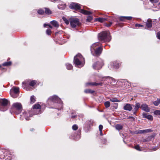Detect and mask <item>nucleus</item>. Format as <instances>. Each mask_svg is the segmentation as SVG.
Instances as JSON below:
<instances>
[{
    "mask_svg": "<svg viewBox=\"0 0 160 160\" xmlns=\"http://www.w3.org/2000/svg\"><path fill=\"white\" fill-rule=\"evenodd\" d=\"M102 50V45L99 42L93 43L91 47L92 54L95 56H98L101 53Z\"/></svg>",
    "mask_w": 160,
    "mask_h": 160,
    "instance_id": "nucleus-1",
    "label": "nucleus"
},
{
    "mask_svg": "<svg viewBox=\"0 0 160 160\" xmlns=\"http://www.w3.org/2000/svg\"><path fill=\"white\" fill-rule=\"evenodd\" d=\"M48 104H52V102H55L58 103V107H57L56 108L58 110H61L62 108V103L60 98L56 96H53L50 97L47 101Z\"/></svg>",
    "mask_w": 160,
    "mask_h": 160,
    "instance_id": "nucleus-2",
    "label": "nucleus"
},
{
    "mask_svg": "<svg viewBox=\"0 0 160 160\" xmlns=\"http://www.w3.org/2000/svg\"><path fill=\"white\" fill-rule=\"evenodd\" d=\"M99 39L103 42H109L111 39L108 31H103L98 34Z\"/></svg>",
    "mask_w": 160,
    "mask_h": 160,
    "instance_id": "nucleus-3",
    "label": "nucleus"
},
{
    "mask_svg": "<svg viewBox=\"0 0 160 160\" xmlns=\"http://www.w3.org/2000/svg\"><path fill=\"white\" fill-rule=\"evenodd\" d=\"M80 5L78 3H72L69 6V7L72 9L75 10H79V12L85 15H89L90 14V12L87 11L84 9H80Z\"/></svg>",
    "mask_w": 160,
    "mask_h": 160,
    "instance_id": "nucleus-4",
    "label": "nucleus"
},
{
    "mask_svg": "<svg viewBox=\"0 0 160 160\" xmlns=\"http://www.w3.org/2000/svg\"><path fill=\"white\" fill-rule=\"evenodd\" d=\"M22 106L20 103L16 102L13 104L12 107L11 108V112L16 114H19L21 112Z\"/></svg>",
    "mask_w": 160,
    "mask_h": 160,
    "instance_id": "nucleus-5",
    "label": "nucleus"
},
{
    "mask_svg": "<svg viewBox=\"0 0 160 160\" xmlns=\"http://www.w3.org/2000/svg\"><path fill=\"white\" fill-rule=\"evenodd\" d=\"M9 101L5 99H0V110L4 111L8 109Z\"/></svg>",
    "mask_w": 160,
    "mask_h": 160,
    "instance_id": "nucleus-6",
    "label": "nucleus"
},
{
    "mask_svg": "<svg viewBox=\"0 0 160 160\" xmlns=\"http://www.w3.org/2000/svg\"><path fill=\"white\" fill-rule=\"evenodd\" d=\"M103 65V61L100 60L95 62L92 65V67L94 69L98 70L100 69Z\"/></svg>",
    "mask_w": 160,
    "mask_h": 160,
    "instance_id": "nucleus-7",
    "label": "nucleus"
},
{
    "mask_svg": "<svg viewBox=\"0 0 160 160\" xmlns=\"http://www.w3.org/2000/svg\"><path fill=\"white\" fill-rule=\"evenodd\" d=\"M70 23L72 28H74L77 26H78L80 24L79 19L76 18H71L70 20Z\"/></svg>",
    "mask_w": 160,
    "mask_h": 160,
    "instance_id": "nucleus-8",
    "label": "nucleus"
},
{
    "mask_svg": "<svg viewBox=\"0 0 160 160\" xmlns=\"http://www.w3.org/2000/svg\"><path fill=\"white\" fill-rule=\"evenodd\" d=\"M84 61H80L77 58H74L73 62L75 67H81L84 65Z\"/></svg>",
    "mask_w": 160,
    "mask_h": 160,
    "instance_id": "nucleus-9",
    "label": "nucleus"
},
{
    "mask_svg": "<svg viewBox=\"0 0 160 160\" xmlns=\"http://www.w3.org/2000/svg\"><path fill=\"white\" fill-rule=\"evenodd\" d=\"M19 88L18 87H13L12 90V91L10 93L11 96L14 98L17 97V94L19 92Z\"/></svg>",
    "mask_w": 160,
    "mask_h": 160,
    "instance_id": "nucleus-10",
    "label": "nucleus"
},
{
    "mask_svg": "<svg viewBox=\"0 0 160 160\" xmlns=\"http://www.w3.org/2000/svg\"><path fill=\"white\" fill-rule=\"evenodd\" d=\"M104 78H105V79L107 80V81H108V82H109V81L111 84H112V85L115 84L116 82V81L115 79L111 77H103L102 79Z\"/></svg>",
    "mask_w": 160,
    "mask_h": 160,
    "instance_id": "nucleus-11",
    "label": "nucleus"
},
{
    "mask_svg": "<svg viewBox=\"0 0 160 160\" xmlns=\"http://www.w3.org/2000/svg\"><path fill=\"white\" fill-rule=\"evenodd\" d=\"M31 112H30L24 111L23 112L22 116L24 117L27 120H29L30 119V117H31Z\"/></svg>",
    "mask_w": 160,
    "mask_h": 160,
    "instance_id": "nucleus-12",
    "label": "nucleus"
},
{
    "mask_svg": "<svg viewBox=\"0 0 160 160\" xmlns=\"http://www.w3.org/2000/svg\"><path fill=\"white\" fill-rule=\"evenodd\" d=\"M41 107L40 105L38 104H36L33 106V109H36L34 110V112H36V111H38V112L35 113L36 114H39L41 113L40 110Z\"/></svg>",
    "mask_w": 160,
    "mask_h": 160,
    "instance_id": "nucleus-13",
    "label": "nucleus"
},
{
    "mask_svg": "<svg viewBox=\"0 0 160 160\" xmlns=\"http://www.w3.org/2000/svg\"><path fill=\"white\" fill-rule=\"evenodd\" d=\"M123 108L125 110L131 111L132 109V107L130 104L126 103L124 104Z\"/></svg>",
    "mask_w": 160,
    "mask_h": 160,
    "instance_id": "nucleus-14",
    "label": "nucleus"
},
{
    "mask_svg": "<svg viewBox=\"0 0 160 160\" xmlns=\"http://www.w3.org/2000/svg\"><path fill=\"white\" fill-rule=\"evenodd\" d=\"M141 108L142 109L145 111L146 112H149V109L148 108V106L146 104H143L142 105Z\"/></svg>",
    "mask_w": 160,
    "mask_h": 160,
    "instance_id": "nucleus-15",
    "label": "nucleus"
},
{
    "mask_svg": "<svg viewBox=\"0 0 160 160\" xmlns=\"http://www.w3.org/2000/svg\"><path fill=\"white\" fill-rule=\"evenodd\" d=\"M152 21L150 19H148L146 22V26L147 28H150L152 27Z\"/></svg>",
    "mask_w": 160,
    "mask_h": 160,
    "instance_id": "nucleus-16",
    "label": "nucleus"
},
{
    "mask_svg": "<svg viewBox=\"0 0 160 160\" xmlns=\"http://www.w3.org/2000/svg\"><path fill=\"white\" fill-rule=\"evenodd\" d=\"M132 18V17L122 16L120 17V20L122 21H125V20H130Z\"/></svg>",
    "mask_w": 160,
    "mask_h": 160,
    "instance_id": "nucleus-17",
    "label": "nucleus"
},
{
    "mask_svg": "<svg viewBox=\"0 0 160 160\" xmlns=\"http://www.w3.org/2000/svg\"><path fill=\"white\" fill-rule=\"evenodd\" d=\"M152 130L150 129H147L145 130H142L139 131L138 132V133H145L148 132H151Z\"/></svg>",
    "mask_w": 160,
    "mask_h": 160,
    "instance_id": "nucleus-18",
    "label": "nucleus"
},
{
    "mask_svg": "<svg viewBox=\"0 0 160 160\" xmlns=\"http://www.w3.org/2000/svg\"><path fill=\"white\" fill-rule=\"evenodd\" d=\"M75 58H77L80 61H84V58L82 56L80 53H78L74 57Z\"/></svg>",
    "mask_w": 160,
    "mask_h": 160,
    "instance_id": "nucleus-19",
    "label": "nucleus"
},
{
    "mask_svg": "<svg viewBox=\"0 0 160 160\" xmlns=\"http://www.w3.org/2000/svg\"><path fill=\"white\" fill-rule=\"evenodd\" d=\"M143 117L149 120H152L153 119V117L151 115H148L147 113L143 114Z\"/></svg>",
    "mask_w": 160,
    "mask_h": 160,
    "instance_id": "nucleus-20",
    "label": "nucleus"
},
{
    "mask_svg": "<svg viewBox=\"0 0 160 160\" xmlns=\"http://www.w3.org/2000/svg\"><path fill=\"white\" fill-rule=\"evenodd\" d=\"M50 23L54 27L56 28H58L59 27V24L56 21L53 20L50 22Z\"/></svg>",
    "mask_w": 160,
    "mask_h": 160,
    "instance_id": "nucleus-21",
    "label": "nucleus"
},
{
    "mask_svg": "<svg viewBox=\"0 0 160 160\" xmlns=\"http://www.w3.org/2000/svg\"><path fill=\"white\" fill-rule=\"evenodd\" d=\"M95 20L96 21L99 22H103L106 20L107 19L105 18H95Z\"/></svg>",
    "mask_w": 160,
    "mask_h": 160,
    "instance_id": "nucleus-22",
    "label": "nucleus"
},
{
    "mask_svg": "<svg viewBox=\"0 0 160 160\" xmlns=\"http://www.w3.org/2000/svg\"><path fill=\"white\" fill-rule=\"evenodd\" d=\"M140 107L141 108L140 103L138 102L136 104L135 106V108H134V110L135 111L134 113V114H135L136 112L137 111L138 109Z\"/></svg>",
    "mask_w": 160,
    "mask_h": 160,
    "instance_id": "nucleus-23",
    "label": "nucleus"
},
{
    "mask_svg": "<svg viewBox=\"0 0 160 160\" xmlns=\"http://www.w3.org/2000/svg\"><path fill=\"white\" fill-rule=\"evenodd\" d=\"M115 127L116 129L118 130H122L123 128V126L122 125L119 124L116 125Z\"/></svg>",
    "mask_w": 160,
    "mask_h": 160,
    "instance_id": "nucleus-24",
    "label": "nucleus"
},
{
    "mask_svg": "<svg viewBox=\"0 0 160 160\" xmlns=\"http://www.w3.org/2000/svg\"><path fill=\"white\" fill-rule=\"evenodd\" d=\"M66 66L68 70H71L72 69L73 66L71 64L69 63H67L66 64Z\"/></svg>",
    "mask_w": 160,
    "mask_h": 160,
    "instance_id": "nucleus-25",
    "label": "nucleus"
},
{
    "mask_svg": "<svg viewBox=\"0 0 160 160\" xmlns=\"http://www.w3.org/2000/svg\"><path fill=\"white\" fill-rule=\"evenodd\" d=\"M27 85H28V83H25L24 82H23L22 83V86L24 89H26L28 90H31L30 89L28 88L27 87Z\"/></svg>",
    "mask_w": 160,
    "mask_h": 160,
    "instance_id": "nucleus-26",
    "label": "nucleus"
},
{
    "mask_svg": "<svg viewBox=\"0 0 160 160\" xmlns=\"http://www.w3.org/2000/svg\"><path fill=\"white\" fill-rule=\"evenodd\" d=\"M102 83H96L95 82H91V85H93V86H102Z\"/></svg>",
    "mask_w": 160,
    "mask_h": 160,
    "instance_id": "nucleus-27",
    "label": "nucleus"
},
{
    "mask_svg": "<svg viewBox=\"0 0 160 160\" xmlns=\"http://www.w3.org/2000/svg\"><path fill=\"white\" fill-rule=\"evenodd\" d=\"M44 8L43 9H40L38 11V13L40 15H43L44 13Z\"/></svg>",
    "mask_w": 160,
    "mask_h": 160,
    "instance_id": "nucleus-28",
    "label": "nucleus"
},
{
    "mask_svg": "<svg viewBox=\"0 0 160 160\" xmlns=\"http://www.w3.org/2000/svg\"><path fill=\"white\" fill-rule=\"evenodd\" d=\"M110 100L112 102H120V101L118 100L117 98H110Z\"/></svg>",
    "mask_w": 160,
    "mask_h": 160,
    "instance_id": "nucleus-29",
    "label": "nucleus"
},
{
    "mask_svg": "<svg viewBox=\"0 0 160 160\" xmlns=\"http://www.w3.org/2000/svg\"><path fill=\"white\" fill-rule=\"evenodd\" d=\"M44 9L45 10L44 13H45L48 14H51V11L49 9L47 8H44Z\"/></svg>",
    "mask_w": 160,
    "mask_h": 160,
    "instance_id": "nucleus-30",
    "label": "nucleus"
},
{
    "mask_svg": "<svg viewBox=\"0 0 160 160\" xmlns=\"http://www.w3.org/2000/svg\"><path fill=\"white\" fill-rule=\"evenodd\" d=\"M36 83V81L35 80H32L29 82V85L30 86L33 87Z\"/></svg>",
    "mask_w": 160,
    "mask_h": 160,
    "instance_id": "nucleus-31",
    "label": "nucleus"
},
{
    "mask_svg": "<svg viewBox=\"0 0 160 160\" xmlns=\"http://www.w3.org/2000/svg\"><path fill=\"white\" fill-rule=\"evenodd\" d=\"M104 105L106 108H108L110 106V102L109 101L105 102L104 103Z\"/></svg>",
    "mask_w": 160,
    "mask_h": 160,
    "instance_id": "nucleus-32",
    "label": "nucleus"
},
{
    "mask_svg": "<svg viewBox=\"0 0 160 160\" xmlns=\"http://www.w3.org/2000/svg\"><path fill=\"white\" fill-rule=\"evenodd\" d=\"M152 138V136L149 137L147 138L144 139L142 140V141L143 142H149L150 140V139Z\"/></svg>",
    "mask_w": 160,
    "mask_h": 160,
    "instance_id": "nucleus-33",
    "label": "nucleus"
},
{
    "mask_svg": "<svg viewBox=\"0 0 160 160\" xmlns=\"http://www.w3.org/2000/svg\"><path fill=\"white\" fill-rule=\"evenodd\" d=\"M160 103V100L159 99H158L157 100L154 101L153 102L154 104L156 106H158Z\"/></svg>",
    "mask_w": 160,
    "mask_h": 160,
    "instance_id": "nucleus-34",
    "label": "nucleus"
},
{
    "mask_svg": "<svg viewBox=\"0 0 160 160\" xmlns=\"http://www.w3.org/2000/svg\"><path fill=\"white\" fill-rule=\"evenodd\" d=\"M35 97L34 96H31L30 98L31 103H33L35 101Z\"/></svg>",
    "mask_w": 160,
    "mask_h": 160,
    "instance_id": "nucleus-35",
    "label": "nucleus"
},
{
    "mask_svg": "<svg viewBox=\"0 0 160 160\" xmlns=\"http://www.w3.org/2000/svg\"><path fill=\"white\" fill-rule=\"evenodd\" d=\"M11 62H6L3 63L2 65L4 66H8L11 65Z\"/></svg>",
    "mask_w": 160,
    "mask_h": 160,
    "instance_id": "nucleus-36",
    "label": "nucleus"
},
{
    "mask_svg": "<svg viewBox=\"0 0 160 160\" xmlns=\"http://www.w3.org/2000/svg\"><path fill=\"white\" fill-rule=\"evenodd\" d=\"M134 148L135 149H136L137 150H138V151H141V147L138 145H136L135 146Z\"/></svg>",
    "mask_w": 160,
    "mask_h": 160,
    "instance_id": "nucleus-37",
    "label": "nucleus"
},
{
    "mask_svg": "<svg viewBox=\"0 0 160 160\" xmlns=\"http://www.w3.org/2000/svg\"><path fill=\"white\" fill-rule=\"evenodd\" d=\"M154 113L156 115H160V110H156L154 112Z\"/></svg>",
    "mask_w": 160,
    "mask_h": 160,
    "instance_id": "nucleus-38",
    "label": "nucleus"
},
{
    "mask_svg": "<svg viewBox=\"0 0 160 160\" xmlns=\"http://www.w3.org/2000/svg\"><path fill=\"white\" fill-rule=\"evenodd\" d=\"M62 19L64 21V22L66 23V24H69V21L68 19H67L63 17Z\"/></svg>",
    "mask_w": 160,
    "mask_h": 160,
    "instance_id": "nucleus-39",
    "label": "nucleus"
},
{
    "mask_svg": "<svg viewBox=\"0 0 160 160\" xmlns=\"http://www.w3.org/2000/svg\"><path fill=\"white\" fill-rule=\"evenodd\" d=\"M78 126L76 124L73 125L72 126V129L74 130H76L78 129Z\"/></svg>",
    "mask_w": 160,
    "mask_h": 160,
    "instance_id": "nucleus-40",
    "label": "nucleus"
},
{
    "mask_svg": "<svg viewBox=\"0 0 160 160\" xmlns=\"http://www.w3.org/2000/svg\"><path fill=\"white\" fill-rule=\"evenodd\" d=\"M46 34L49 35L51 34V31L50 29H47L46 31Z\"/></svg>",
    "mask_w": 160,
    "mask_h": 160,
    "instance_id": "nucleus-41",
    "label": "nucleus"
},
{
    "mask_svg": "<svg viewBox=\"0 0 160 160\" xmlns=\"http://www.w3.org/2000/svg\"><path fill=\"white\" fill-rule=\"evenodd\" d=\"M103 127L102 125H99V130L100 131H102Z\"/></svg>",
    "mask_w": 160,
    "mask_h": 160,
    "instance_id": "nucleus-42",
    "label": "nucleus"
},
{
    "mask_svg": "<svg viewBox=\"0 0 160 160\" xmlns=\"http://www.w3.org/2000/svg\"><path fill=\"white\" fill-rule=\"evenodd\" d=\"M135 26L136 27H143V26L142 25H141V24H135Z\"/></svg>",
    "mask_w": 160,
    "mask_h": 160,
    "instance_id": "nucleus-43",
    "label": "nucleus"
},
{
    "mask_svg": "<svg viewBox=\"0 0 160 160\" xmlns=\"http://www.w3.org/2000/svg\"><path fill=\"white\" fill-rule=\"evenodd\" d=\"M112 24V22H110L109 24H108L107 23H105V25L106 26H107V27H110V26H111V25Z\"/></svg>",
    "mask_w": 160,
    "mask_h": 160,
    "instance_id": "nucleus-44",
    "label": "nucleus"
},
{
    "mask_svg": "<svg viewBox=\"0 0 160 160\" xmlns=\"http://www.w3.org/2000/svg\"><path fill=\"white\" fill-rule=\"evenodd\" d=\"M84 92L86 93H90V89H86L84 91Z\"/></svg>",
    "mask_w": 160,
    "mask_h": 160,
    "instance_id": "nucleus-45",
    "label": "nucleus"
},
{
    "mask_svg": "<svg viewBox=\"0 0 160 160\" xmlns=\"http://www.w3.org/2000/svg\"><path fill=\"white\" fill-rule=\"evenodd\" d=\"M157 37L159 39H160V32H158L157 33Z\"/></svg>",
    "mask_w": 160,
    "mask_h": 160,
    "instance_id": "nucleus-46",
    "label": "nucleus"
},
{
    "mask_svg": "<svg viewBox=\"0 0 160 160\" xmlns=\"http://www.w3.org/2000/svg\"><path fill=\"white\" fill-rule=\"evenodd\" d=\"M159 0H154L153 1V3H156L158 2Z\"/></svg>",
    "mask_w": 160,
    "mask_h": 160,
    "instance_id": "nucleus-47",
    "label": "nucleus"
},
{
    "mask_svg": "<svg viewBox=\"0 0 160 160\" xmlns=\"http://www.w3.org/2000/svg\"><path fill=\"white\" fill-rule=\"evenodd\" d=\"M90 85V82H88V83H87L86 84L85 86H86V87H87L88 86H89Z\"/></svg>",
    "mask_w": 160,
    "mask_h": 160,
    "instance_id": "nucleus-48",
    "label": "nucleus"
},
{
    "mask_svg": "<svg viewBox=\"0 0 160 160\" xmlns=\"http://www.w3.org/2000/svg\"><path fill=\"white\" fill-rule=\"evenodd\" d=\"M87 21L88 22L90 21V17L89 16L87 19Z\"/></svg>",
    "mask_w": 160,
    "mask_h": 160,
    "instance_id": "nucleus-49",
    "label": "nucleus"
},
{
    "mask_svg": "<svg viewBox=\"0 0 160 160\" xmlns=\"http://www.w3.org/2000/svg\"><path fill=\"white\" fill-rule=\"evenodd\" d=\"M115 104L116 105V107H115V108L117 109L118 107V104L117 103H115Z\"/></svg>",
    "mask_w": 160,
    "mask_h": 160,
    "instance_id": "nucleus-50",
    "label": "nucleus"
},
{
    "mask_svg": "<svg viewBox=\"0 0 160 160\" xmlns=\"http://www.w3.org/2000/svg\"><path fill=\"white\" fill-rule=\"evenodd\" d=\"M100 135H101V136L103 135V133L102 132V131H100Z\"/></svg>",
    "mask_w": 160,
    "mask_h": 160,
    "instance_id": "nucleus-51",
    "label": "nucleus"
},
{
    "mask_svg": "<svg viewBox=\"0 0 160 160\" xmlns=\"http://www.w3.org/2000/svg\"><path fill=\"white\" fill-rule=\"evenodd\" d=\"M48 25H47V24H44V27H45L47 26H48Z\"/></svg>",
    "mask_w": 160,
    "mask_h": 160,
    "instance_id": "nucleus-52",
    "label": "nucleus"
},
{
    "mask_svg": "<svg viewBox=\"0 0 160 160\" xmlns=\"http://www.w3.org/2000/svg\"><path fill=\"white\" fill-rule=\"evenodd\" d=\"M49 26V27L51 28H52V27L51 25H48Z\"/></svg>",
    "mask_w": 160,
    "mask_h": 160,
    "instance_id": "nucleus-53",
    "label": "nucleus"
},
{
    "mask_svg": "<svg viewBox=\"0 0 160 160\" xmlns=\"http://www.w3.org/2000/svg\"><path fill=\"white\" fill-rule=\"evenodd\" d=\"M93 92H94V91H93L91 90V91H90L91 94L93 93Z\"/></svg>",
    "mask_w": 160,
    "mask_h": 160,
    "instance_id": "nucleus-54",
    "label": "nucleus"
},
{
    "mask_svg": "<svg viewBox=\"0 0 160 160\" xmlns=\"http://www.w3.org/2000/svg\"><path fill=\"white\" fill-rule=\"evenodd\" d=\"M150 1L152 3H153V1H154V0H150Z\"/></svg>",
    "mask_w": 160,
    "mask_h": 160,
    "instance_id": "nucleus-55",
    "label": "nucleus"
},
{
    "mask_svg": "<svg viewBox=\"0 0 160 160\" xmlns=\"http://www.w3.org/2000/svg\"><path fill=\"white\" fill-rule=\"evenodd\" d=\"M75 116H72V118H75Z\"/></svg>",
    "mask_w": 160,
    "mask_h": 160,
    "instance_id": "nucleus-56",
    "label": "nucleus"
},
{
    "mask_svg": "<svg viewBox=\"0 0 160 160\" xmlns=\"http://www.w3.org/2000/svg\"><path fill=\"white\" fill-rule=\"evenodd\" d=\"M130 118H131L133 119H134V118L133 117H130Z\"/></svg>",
    "mask_w": 160,
    "mask_h": 160,
    "instance_id": "nucleus-57",
    "label": "nucleus"
},
{
    "mask_svg": "<svg viewBox=\"0 0 160 160\" xmlns=\"http://www.w3.org/2000/svg\"><path fill=\"white\" fill-rule=\"evenodd\" d=\"M115 67H116V68H118L119 66H114Z\"/></svg>",
    "mask_w": 160,
    "mask_h": 160,
    "instance_id": "nucleus-58",
    "label": "nucleus"
},
{
    "mask_svg": "<svg viewBox=\"0 0 160 160\" xmlns=\"http://www.w3.org/2000/svg\"><path fill=\"white\" fill-rule=\"evenodd\" d=\"M58 8L59 9H60L61 8L60 7V6H58Z\"/></svg>",
    "mask_w": 160,
    "mask_h": 160,
    "instance_id": "nucleus-59",
    "label": "nucleus"
},
{
    "mask_svg": "<svg viewBox=\"0 0 160 160\" xmlns=\"http://www.w3.org/2000/svg\"><path fill=\"white\" fill-rule=\"evenodd\" d=\"M90 18H91V19H92V18L91 17V16Z\"/></svg>",
    "mask_w": 160,
    "mask_h": 160,
    "instance_id": "nucleus-60",
    "label": "nucleus"
},
{
    "mask_svg": "<svg viewBox=\"0 0 160 160\" xmlns=\"http://www.w3.org/2000/svg\"><path fill=\"white\" fill-rule=\"evenodd\" d=\"M157 149L156 148L155 149H154V150H157Z\"/></svg>",
    "mask_w": 160,
    "mask_h": 160,
    "instance_id": "nucleus-61",
    "label": "nucleus"
},
{
    "mask_svg": "<svg viewBox=\"0 0 160 160\" xmlns=\"http://www.w3.org/2000/svg\"><path fill=\"white\" fill-rule=\"evenodd\" d=\"M90 13H91H91H92V12H91V11Z\"/></svg>",
    "mask_w": 160,
    "mask_h": 160,
    "instance_id": "nucleus-62",
    "label": "nucleus"
},
{
    "mask_svg": "<svg viewBox=\"0 0 160 160\" xmlns=\"http://www.w3.org/2000/svg\"><path fill=\"white\" fill-rule=\"evenodd\" d=\"M132 106H134V105H132Z\"/></svg>",
    "mask_w": 160,
    "mask_h": 160,
    "instance_id": "nucleus-63",
    "label": "nucleus"
}]
</instances>
